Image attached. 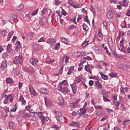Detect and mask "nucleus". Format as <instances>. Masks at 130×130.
<instances>
[{"label":"nucleus","instance_id":"nucleus-58","mask_svg":"<svg viewBox=\"0 0 130 130\" xmlns=\"http://www.w3.org/2000/svg\"><path fill=\"white\" fill-rule=\"evenodd\" d=\"M98 36L100 37V38H103V36H102V32H101V31L99 30L98 33Z\"/></svg>","mask_w":130,"mask_h":130},{"label":"nucleus","instance_id":"nucleus-57","mask_svg":"<svg viewBox=\"0 0 130 130\" xmlns=\"http://www.w3.org/2000/svg\"><path fill=\"white\" fill-rule=\"evenodd\" d=\"M7 51L9 54H12V53L14 52V50H13V49H11L10 50H7Z\"/></svg>","mask_w":130,"mask_h":130},{"label":"nucleus","instance_id":"nucleus-36","mask_svg":"<svg viewBox=\"0 0 130 130\" xmlns=\"http://www.w3.org/2000/svg\"><path fill=\"white\" fill-rule=\"evenodd\" d=\"M71 106H72L73 108H77V107H78V104L76 102H74L73 103L71 104Z\"/></svg>","mask_w":130,"mask_h":130},{"label":"nucleus","instance_id":"nucleus-55","mask_svg":"<svg viewBox=\"0 0 130 130\" xmlns=\"http://www.w3.org/2000/svg\"><path fill=\"white\" fill-rule=\"evenodd\" d=\"M120 93L121 94H125V92H124V88L123 87L120 88Z\"/></svg>","mask_w":130,"mask_h":130},{"label":"nucleus","instance_id":"nucleus-44","mask_svg":"<svg viewBox=\"0 0 130 130\" xmlns=\"http://www.w3.org/2000/svg\"><path fill=\"white\" fill-rule=\"evenodd\" d=\"M47 12V8H44L42 11V16H44L45 14Z\"/></svg>","mask_w":130,"mask_h":130},{"label":"nucleus","instance_id":"nucleus-23","mask_svg":"<svg viewBox=\"0 0 130 130\" xmlns=\"http://www.w3.org/2000/svg\"><path fill=\"white\" fill-rule=\"evenodd\" d=\"M6 81L8 84H14V80L11 78H7Z\"/></svg>","mask_w":130,"mask_h":130},{"label":"nucleus","instance_id":"nucleus-11","mask_svg":"<svg viewBox=\"0 0 130 130\" xmlns=\"http://www.w3.org/2000/svg\"><path fill=\"white\" fill-rule=\"evenodd\" d=\"M59 122H61L62 123H63V122H66V117L63 116H61L60 117H58V119H57Z\"/></svg>","mask_w":130,"mask_h":130},{"label":"nucleus","instance_id":"nucleus-15","mask_svg":"<svg viewBox=\"0 0 130 130\" xmlns=\"http://www.w3.org/2000/svg\"><path fill=\"white\" fill-rule=\"evenodd\" d=\"M45 102L47 106H52V102L50 100L45 99Z\"/></svg>","mask_w":130,"mask_h":130},{"label":"nucleus","instance_id":"nucleus-31","mask_svg":"<svg viewBox=\"0 0 130 130\" xmlns=\"http://www.w3.org/2000/svg\"><path fill=\"white\" fill-rule=\"evenodd\" d=\"M68 29L70 31H72V30H75V29H77V26L73 25L68 27Z\"/></svg>","mask_w":130,"mask_h":130},{"label":"nucleus","instance_id":"nucleus-12","mask_svg":"<svg viewBox=\"0 0 130 130\" xmlns=\"http://www.w3.org/2000/svg\"><path fill=\"white\" fill-rule=\"evenodd\" d=\"M6 69H7V62L5 61H3L1 66V69L4 71V70H6Z\"/></svg>","mask_w":130,"mask_h":130},{"label":"nucleus","instance_id":"nucleus-22","mask_svg":"<svg viewBox=\"0 0 130 130\" xmlns=\"http://www.w3.org/2000/svg\"><path fill=\"white\" fill-rule=\"evenodd\" d=\"M46 19L45 18V17H43L42 18L41 22H40V24L41 25V26H43V25L46 24Z\"/></svg>","mask_w":130,"mask_h":130},{"label":"nucleus","instance_id":"nucleus-29","mask_svg":"<svg viewBox=\"0 0 130 130\" xmlns=\"http://www.w3.org/2000/svg\"><path fill=\"white\" fill-rule=\"evenodd\" d=\"M8 52H4L2 54V57L3 59H6L7 57H8Z\"/></svg>","mask_w":130,"mask_h":130},{"label":"nucleus","instance_id":"nucleus-63","mask_svg":"<svg viewBox=\"0 0 130 130\" xmlns=\"http://www.w3.org/2000/svg\"><path fill=\"white\" fill-rule=\"evenodd\" d=\"M52 128H55V130H59V127H57V126H56L55 125H53Z\"/></svg>","mask_w":130,"mask_h":130},{"label":"nucleus","instance_id":"nucleus-42","mask_svg":"<svg viewBox=\"0 0 130 130\" xmlns=\"http://www.w3.org/2000/svg\"><path fill=\"white\" fill-rule=\"evenodd\" d=\"M39 9H36L31 12V16H35L38 13Z\"/></svg>","mask_w":130,"mask_h":130},{"label":"nucleus","instance_id":"nucleus-30","mask_svg":"<svg viewBox=\"0 0 130 130\" xmlns=\"http://www.w3.org/2000/svg\"><path fill=\"white\" fill-rule=\"evenodd\" d=\"M52 42L53 43H55V42H56V41L54 39H48L47 40V43H52Z\"/></svg>","mask_w":130,"mask_h":130},{"label":"nucleus","instance_id":"nucleus-3","mask_svg":"<svg viewBox=\"0 0 130 130\" xmlns=\"http://www.w3.org/2000/svg\"><path fill=\"white\" fill-rule=\"evenodd\" d=\"M94 87L98 90H101L103 88V86L102 84L100 82H99V80L96 79L95 81L94 82Z\"/></svg>","mask_w":130,"mask_h":130},{"label":"nucleus","instance_id":"nucleus-18","mask_svg":"<svg viewBox=\"0 0 130 130\" xmlns=\"http://www.w3.org/2000/svg\"><path fill=\"white\" fill-rule=\"evenodd\" d=\"M108 44L109 46H111V47H113V40H112V37H110L108 39Z\"/></svg>","mask_w":130,"mask_h":130},{"label":"nucleus","instance_id":"nucleus-49","mask_svg":"<svg viewBox=\"0 0 130 130\" xmlns=\"http://www.w3.org/2000/svg\"><path fill=\"white\" fill-rule=\"evenodd\" d=\"M64 59H65V63H67L68 61H69V59H70V57L69 56H65Z\"/></svg>","mask_w":130,"mask_h":130},{"label":"nucleus","instance_id":"nucleus-2","mask_svg":"<svg viewBox=\"0 0 130 130\" xmlns=\"http://www.w3.org/2000/svg\"><path fill=\"white\" fill-rule=\"evenodd\" d=\"M58 91H60L62 93H66V94L70 93V92L71 91L69 90V88L66 87H62V85H58Z\"/></svg>","mask_w":130,"mask_h":130},{"label":"nucleus","instance_id":"nucleus-19","mask_svg":"<svg viewBox=\"0 0 130 130\" xmlns=\"http://www.w3.org/2000/svg\"><path fill=\"white\" fill-rule=\"evenodd\" d=\"M115 56H116V57L117 58H118L119 59H122V60H126V58H125L122 55H118L115 54Z\"/></svg>","mask_w":130,"mask_h":130},{"label":"nucleus","instance_id":"nucleus-56","mask_svg":"<svg viewBox=\"0 0 130 130\" xmlns=\"http://www.w3.org/2000/svg\"><path fill=\"white\" fill-rule=\"evenodd\" d=\"M82 17L83 16H82V15H79L77 18V22H79V21H81Z\"/></svg>","mask_w":130,"mask_h":130},{"label":"nucleus","instance_id":"nucleus-52","mask_svg":"<svg viewBox=\"0 0 130 130\" xmlns=\"http://www.w3.org/2000/svg\"><path fill=\"white\" fill-rule=\"evenodd\" d=\"M119 102H115L114 105L117 107V109H118V107L119 106Z\"/></svg>","mask_w":130,"mask_h":130},{"label":"nucleus","instance_id":"nucleus-45","mask_svg":"<svg viewBox=\"0 0 130 130\" xmlns=\"http://www.w3.org/2000/svg\"><path fill=\"white\" fill-rule=\"evenodd\" d=\"M87 111L86 110V109H84V108H81L80 109V112L82 115L84 114Z\"/></svg>","mask_w":130,"mask_h":130},{"label":"nucleus","instance_id":"nucleus-33","mask_svg":"<svg viewBox=\"0 0 130 130\" xmlns=\"http://www.w3.org/2000/svg\"><path fill=\"white\" fill-rule=\"evenodd\" d=\"M23 9H24V5L21 4L18 6L17 10L18 11H22V10Z\"/></svg>","mask_w":130,"mask_h":130},{"label":"nucleus","instance_id":"nucleus-13","mask_svg":"<svg viewBox=\"0 0 130 130\" xmlns=\"http://www.w3.org/2000/svg\"><path fill=\"white\" fill-rule=\"evenodd\" d=\"M5 100L4 101V104H8V100L10 99V97H11V94H9L8 95L6 94L5 96Z\"/></svg>","mask_w":130,"mask_h":130},{"label":"nucleus","instance_id":"nucleus-1","mask_svg":"<svg viewBox=\"0 0 130 130\" xmlns=\"http://www.w3.org/2000/svg\"><path fill=\"white\" fill-rule=\"evenodd\" d=\"M23 60H24V58L22 55L16 56L13 59V63L15 64H22V62H23Z\"/></svg>","mask_w":130,"mask_h":130},{"label":"nucleus","instance_id":"nucleus-64","mask_svg":"<svg viewBox=\"0 0 130 130\" xmlns=\"http://www.w3.org/2000/svg\"><path fill=\"white\" fill-rule=\"evenodd\" d=\"M88 44H89V43H88V42L85 41L82 45V47H85V46H87V45H88Z\"/></svg>","mask_w":130,"mask_h":130},{"label":"nucleus","instance_id":"nucleus-37","mask_svg":"<svg viewBox=\"0 0 130 130\" xmlns=\"http://www.w3.org/2000/svg\"><path fill=\"white\" fill-rule=\"evenodd\" d=\"M109 76H110L111 78H115L116 76H117V74L114 72H111L110 74H109Z\"/></svg>","mask_w":130,"mask_h":130},{"label":"nucleus","instance_id":"nucleus-7","mask_svg":"<svg viewBox=\"0 0 130 130\" xmlns=\"http://www.w3.org/2000/svg\"><path fill=\"white\" fill-rule=\"evenodd\" d=\"M107 18L109 20L113 19V18H114V14L111 11H110L109 12H108V13L107 14Z\"/></svg>","mask_w":130,"mask_h":130},{"label":"nucleus","instance_id":"nucleus-20","mask_svg":"<svg viewBox=\"0 0 130 130\" xmlns=\"http://www.w3.org/2000/svg\"><path fill=\"white\" fill-rule=\"evenodd\" d=\"M17 108V103H16L14 105L12 106V108L10 109V111H12V112H16Z\"/></svg>","mask_w":130,"mask_h":130},{"label":"nucleus","instance_id":"nucleus-40","mask_svg":"<svg viewBox=\"0 0 130 130\" xmlns=\"http://www.w3.org/2000/svg\"><path fill=\"white\" fill-rule=\"evenodd\" d=\"M38 115L39 116V117H40V118L41 119H43V117H44V116H43V112H39L38 113Z\"/></svg>","mask_w":130,"mask_h":130},{"label":"nucleus","instance_id":"nucleus-60","mask_svg":"<svg viewBox=\"0 0 130 130\" xmlns=\"http://www.w3.org/2000/svg\"><path fill=\"white\" fill-rule=\"evenodd\" d=\"M90 10L91 11L92 13H93V15L96 14V11H95V9L91 7Z\"/></svg>","mask_w":130,"mask_h":130},{"label":"nucleus","instance_id":"nucleus-51","mask_svg":"<svg viewBox=\"0 0 130 130\" xmlns=\"http://www.w3.org/2000/svg\"><path fill=\"white\" fill-rule=\"evenodd\" d=\"M83 59H86V60H92V58L90 56H87L83 57Z\"/></svg>","mask_w":130,"mask_h":130},{"label":"nucleus","instance_id":"nucleus-53","mask_svg":"<svg viewBox=\"0 0 130 130\" xmlns=\"http://www.w3.org/2000/svg\"><path fill=\"white\" fill-rule=\"evenodd\" d=\"M63 70V66H61L60 68L59 69L58 74H62Z\"/></svg>","mask_w":130,"mask_h":130},{"label":"nucleus","instance_id":"nucleus-25","mask_svg":"<svg viewBox=\"0 0 130 130\" xmlns=\"http://www.w3.org/2000/svg\"><path fill=\"white\" fill-rule=\"evenodd\" d=\"M78 56H85L86 55V52H77Z\"/></svg>","mask_w":130,"mask_h":130},{"label":"nucleus","instance_id":"nucleus-50","mask_svg":"<svg viewBox=\"0 0 130 130\" xmlns=\"http://www.w3.org/2000/svg\"><path fill=\"white\" fill-rule=\"evenodd\" d=\"M84 20L85 21H86V22H87L88 24H89V25H90V20H89V19H88V16H86L85 17Z\"/></svg>","mask_w":130,"mask_h":130},{"label":"nucleus","instance_id":"nucleus-48","mask_svg":"<svg viewBox=\"0 0 130 130\" xmlns=\"http://www.w3.org/2000/svg\"><path fill=\"white\" fill-rule=\"evenodd\" d=\"M109 128V124L107 123L105 125V127H104V130H107Z\"/></svg>","mask_w":130,"mask_h":130},{"label":"nucleus","instance_id":"nucleus-24","mask_svg":"<svg viewBox=\"0 0 130 130\" xmlns=\"http://www.w3.org/2000/svg\"><path fill=\"white\" fill-rule=\"evenodd\" d=\"M102 79H103L104 80H108V76L104 74H103V73L102 72H100V73Z\"/></svg>","mask_w":130,"mask_h":130},{"label":"nucleus","instance_id":"nucleus-46","mask_svg":"<svg viewBox=\"0 0 130 130\" xmlns=\"http://www.w3.org/2000/svg\"><path fill=\"white\" fill-rule=\"evenodd\" d=\"M82 27L83 28V30H88V29H89V28H88V26L87 25V24L85 23H83V24L82 25Z\"/></svg>","mask_w":130,"mask_h":130},{"label":"nucleus","instance_id":"nucleus-39","mask_svg":"<svg viewBox=\"0 0 130 130\" xmlns=\"http://www.w3.org/2000/svg\"><path fill=\"white\" fill-rule=\"evenodd\" d=\"M29 91L30 93L33 95L34 96H36V91L34 89H29Z\"/></svg>","mask_w":130,"mask_h":130},{"label":"nucleus","instance_id":"nucleus-26","mask_svg":"<svg viewBox=\"0 0 130 130\" xmlns=\"http://www.w3.org/2000/svg\"><path fill=\"white\" fill-rule=\"evenodd\" d=\"M59 104L60 105H64V101L61 97L59 98Z\"/></svg>","mask_w":130,"mask_h":130},{"label":"nucleus","instance_id":"nucleus-43","mask_svg":"<svg viewBox=\"0 0 130 130\" xmlns=\"http://www.w3.org/2000/svg\"><path fill=\"white\" fill-rule=\"evenodd\" d=\"M127 122H129V119H127L125 120L123 122V124L124 127H125V125H127Z\"/></svg>","mask_w":130,"mask_h":130},{"label":"nucleus","instance_id":"nucleus-47","mask_svg":"<svg viewBox=\"0 0 130 130\" xmlns=\"http://www.w3.org/2000/svg\"><path fill=\"white\" fill-rule=\"evenodd\" d=\"M34 49L36 50V51H37V50L39 49V47L37 44H35L34 45Z\"/></svg>","mask_w":130,"mask_h":130},{"label":"nucleus","instance_id":"nucleus-5","mask_svg":"<svg viewBox=\"0 0 130 130\" xmlns=\"http://www.w3.org/2000/svg\"><path fill=\"white\" fill-rule=\"evenodd\" d=\"M69 5L73 7L74 9H79V8H82L83 7V4H79L77 3H74L73 2H70Z\"/></svg>","mask_w":130,"mask_h":130},{"label":"nucleus","instance_id":"nucleus-9","mask_svg":"<svg viewBox=\"0 0 130 130\" xmlns=\"http://www.w3.org/2000/svg\"><path fill=\"white\" fill-rule=\"evenodd\" d=\"M40 91L41 93H43L44 94H48L49 93V91L44 87L41 88Z\"/></svg>","mask_w":130,"mask_h":130},{"label":"nucleus","instance_id":"nucleus-35","mask_svg":"<svg viewBox=\"0 0 130 130\" xmlns=\"http://www.w3.org/2000/svg\"><path fill=\"white\" fill-rule=\"evenodd\" d=\"M23 117H24V118H28V117H31V114L24 113L23 114Z\"/></svg>","mask_w":130,"mask_h":130},{"label":"nucleus","instance_id":"nucleus-4","mask_svg":"<svg viewBox=\"0 0 130 130\" xmlns=\"http://www.w3.org/2000/svg\"><path fill=\"white\" fill-rule=\"evenodd\" d=\"M93 69H94V66L92 64H88L85 66V70L91 75H92V70H93Z\"/></svg>","mask_w":130,"mask_h":130},{"label":"nucleus","instance_id":"nucleus-32","mask_svg":"<svg viewBox=\"0 0 130 130\" xmlns=\"http://www.w3.org/2000/svg\"><path fill=\"white\" fill-rule=\"evenodd\" d=\"M49 119V118H48V117L44 116V117H43V118L41 119V120L43 123H44V122H46V121H48Z\"/></svg>","mask_w":130,"mask_h":130},{"label":"nucleus","instance_id":"nucleus-6","mask_svg":"<svg viewBox=\"0 0 130 130\" xmlns=\"http://www.w3.org/2000/svg\"><path fill=\"white\" fill-rule=\"evenodd\" d=\"M92 49L95 52L96 54H102V51L98 47L94 46L92 47Z\"/></svg>","mask_w":130,"mask_h":130},{"label":"nucleus","instance_id":"nucleus-17","mask_svg":"<svg viewBox=\"0 0 130 130\" xmlns=\"http://www.w3.org/2000/svg\"><path fill=\"white\" fill-rule=\"evenodd\" d=\"M56 119H58V117H60L62 115L60 114V112L58 111H54Z\"/></svg>","mask_w":130,"mask_h":130},{"label":"nucleus","instance_id":"nucleus-38","mask_svg":"<svg viewBox=\"0 0 130 130\" xmlns=\"http://www.w3.org/2000/svg\"><path fill=\"white\" fill-rule=\"evenodd\" d=\"M59 47H60V43H59L56 44V45L54 46L55 50H57Z\"/></svg>","mask_w":130,"mask_h":130},{"label":"nucleus","instance_id":"nucleus-62","mask_svg":"<svg viewBox=\"0 0 130 130\" xmlns=\"http://www.w3.org/2000/svg\"><path fill=\"white\" fill-rule=\"evenodd\" d=\"M14 34V31H11L9 34V38H11V37H12V36H13V35Z\"/></svg>","mask_w":130,"mask_h":130},{"label":"nucleus","instance_id":"nucleus-54","mask_svg":"<svg viewBox=\"0 0 130 130\" xmlns=\"http://www.w3.org/2000/svg\"><path fill=\"white\" fill-rule=\"evenodd\" d=\"M12 49V46H11V44H9L7 46L6 50H9Z\"/></svg>","mask_w":130,"mask_h":130},{"label":"nucleus","instance_id":"nucleus-28","mask_svg":"<svg viewBox=\"0 0 130 130\" xmlns=\"http://www.w3.org/2000/svg\"><path fill=\"white\" fill-rule=\"evenodd\" d=\"M122 5L124 8H126V7L128 6V1H127V0H124L122 2Z\"/></svg>","mask_w":130,"mask_h":130},{"label":"nucleus","instance_id":"nucleus-14","mask_svg":"<svg viewBox=\"0 0 130 130\" xmlns=\"http://www.w3.org/2000/svg\"><path fill=\"white\" fill-rule=\"evenodd\" d=\"M5 100L4 101V104H8V100L10 99V97H11V94H9L8 95L6 94L5 96Z\"/></svg>","mask_w":130,"mask_h":130},{"label":"nucleus","instance_id":"nucleus-34","mask_svg":"<svg viewBox=\"0 0 130 130\" xmlns=\"http://www.w3.org/2000/svg\"><path fill=\"white\" fill-rule=\"evenodd\" d=\"M19 101L20 102H22V104H25V103H26V101L24 100V98L22 95L20 96Z\"/></svg>","mask_w":130,"mask_h":130},{"label":"nucleus","instance_id":"nucleus-41","mask_svg":"<svg viewBox=\"0 0 130 130\" xmlns=\"http://www.w3.org/2000/svg\"><path fill=\"white\" fill-rule=\"evenodd\" d=\"M61 42H63V43H65V44H67V43H68L69 41V39L62 38L61 39Z\"/></svg>","mask_w":130,"mask_h":130},{"label":"nucleus","instance_id":"nucleus-16","mask_svg":"<svg viewBox=\"0 0 130 130\" xmlns=\"http://www.w3.org/2000/svg\"><path fill=\"white\" fill-rule=\"evenodd\" d=\"M37 62H38V59H35L34 58H31L30 59V63H31V64H32V66L36 64Z\"/></svg>","mask_w":130,"mask_h":130},{"label":"nucleus","instance_id":"nucleus-8","mask_svg":"<svg viewBox=\"0 0 130 130\" xmlns=\"http://www.w3.org/2000/svg\"><path fill=\"white\" fill-rule=\"evenodd\" d=\"M71 88L72 89V91L73 94H76L77 93V87L76 86V84L75 83H73L72 84H70Z\"/></svg>","mask_w":130,"mask_h":130},{"label":"nucleus","instance_id":"nucleus-61","mask_svg":"<svg viewBox=\"0 0 130 130\" xmlns=\"http://www.w3.org/2000/svg\"><path fill=\"white\" fill-rule=\"evenodd\" d=\"M9 125L10 128H13V127H14V124L12 122H10L9 123Z\"/></svg>","mask_w":130,"mask_h":130},{"label":"nucleus","instance_id":"nucleus-59","mask_svg":"<svg viewBox=\"0 0 130 130\" xmlns=\"http://www.w3.org/2000/svg\"><path fill=\"white\" fill-rule=\"evenodd\" d=\"M61 60H62V64L63 66H64V62H66V59L64 58V56H63L61 58Z\"/></svg>","mask_w":130,"mask_h":130},{"label":"nucleus","instance_id":"nucleus-27","mask_svg":"<svg viewBox=\"0 0 130 130\" xmlns=\"http://www.w3.org/2000/svg\"><path fill=\"white\" fill-rule=\"evenodd\" d=\"M67 86L68 85V81L66 80H63L59 85L58 86Z\"/></svg>","mask_w":130,"mask_h":130},{"label":"nucleus","instance_id":"nucleus-10","mask_svg":"<svg viewBox=\"0 0 130 130\" xmlns=\"http://www.w3.org/2000/svg\"><path fill=\"white\" fill-rule=\"evenodd\" d=\"M69 125H71V126H73L74 127H78V126H80L79 122L74 121L70 123Z\"/></svg>","mask_w":130,"mask_h":130},{"label":"nucleus","instance_id":"nucleus-21","mask_svg":"<svg viewBox=\"0 0 130 130\" xmlns=\"http://www.w3.org/2000/svg\"><path fill=\"white\" fill-rule=\"evenodd\" d=\"M75 70V67L74 66H71L69 68V71L67 73V75H71L73 72H74V70Z\"/></svg>","mask_w":130,"mask_h":130}]
</instances>
